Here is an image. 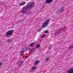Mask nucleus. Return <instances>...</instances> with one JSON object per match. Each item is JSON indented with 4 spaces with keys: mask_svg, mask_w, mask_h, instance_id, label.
<instances>
[{
    "mask_svg": "<svg viewBox=\"0 0 73 73\" xmlns=\"http://www.w3.org/2000/svg\"><path fill=\"white\" fill-rule=\"evenodd\" d=\"M36 68L37 67H36L33 66L31 68V69L32 70H35Z\"/></svg>",
    "mask_w": 73,
    "mask_h": 73,
    "instance_id": "11",
    "label": "nucleus"
},
{
    "mask_svg": "<svg viewBox=\"0 0 73 73\" xmlns=\"http://www.w3.org/2000/svg\"><path fill=\"white\" fill-rule=\"evenodd\" d=\"M36 50V48H31V52H35V50Z\"/></svg>",
    "mask_w": 73,
    "mask_h": 73,
    "instance_id": "9",
    "label": "nucleus"
},
{
    "mask_svg": "<svg viewBox=\"0 0 73 73\" xmlns=\"http://www.w3.org/2000/svg\"><path fill=\"white\" fill-rule=\"evenodd\" d=\"M64 29H66L67 28V27H64Z\"/></svg>",
    "mask_w": 73,
    "mask_h": 73,
    "instance_id": "22",
    "label": "nucleus"
},
{
    "mask_svg": "<svg viewBox=\"0 0 73 73\" xmlns=\"http://www.w3.org/2000/svg\"><path fill=\"white\" fill-rule=\"evenodd\" d=\"M48 30H46L44 32V33H48Z\"/></svg>",
    "mask_w": 73,
    "mask_h": 73,
    "instance_id": "17",
    "label": "nucleus"
},
{
    "mask_svg": "<svg viewBox=\"0 0 73 73\" xmlns=\"http://www.w3.org/2000/svg\"><path fill=\"white\" fill-rule=\"evenodd\" d=\"M49 57H47L45 59V61L47 62V61H49Z\"/></svg>",
    "mask_w": 73,
    "mask_h": 73,
    "instance_id": "12",
    "label": "nucleus"
},
{
    "mask_svg": "<svg viewBox=\"0 0 73 73\" xmlns=\"http://www.w3.org/2000/svg\"><path fill=\"white\" fill-rule=\"evenodd\" d=\"M25 3H26V2H23L19 4V6L20 7L23 6L24 5V4H25Z\"/></svg>",
    "mask_w": 73,
    "mask_h": 73,
    "instance_id": "4",
    "label": "nucleus"
},
{
    "mask_svg": "<svg viewBox=\"0 0 73 73\" xmlns=\"http://www.w3.org/2000/svg\"><path fill=\"white\" fill-rule=\"evenodd\" d=\"M46 36V34H44L42 36V38H44V37Z\"/></svg>",
    "mask_w": 73,
    "mask_h": 73,
    "instance_id": "15",
    "label": "nucleus"
},
{
    "mask_svg": "<svg viewBox=\"0 0 73 73\" xmlns=\"http://www.w3.org/2000/svg\"><path fill=\"white\" fill-rule=\"evenodd\" d=\"M64 11V7H62L61 9V12H63Z\"/></svg>",
    "mask_w": 73,
    "mask_h": 73,
    "instance_id": "13",
    "label": "nucleus"
},
{
    "mask_svg": "<svg viewBox=\"0 0 73 73\" xmlns=\"http://www.w3.org/2000/svg\"><path fill=\"white\" fill-rule=\"evenodd\" d=\"M23 62L22 60H20L18 64V65L19 66H21V65H22V64H23Z\"/></svg>",
    "mask_w": 73,
    "mask_h": 73,
    "instance_id": "5",
    "label": "nucleus"
},
{
    "mask_svg": "<svg viewBox=\"0 0 73 73\" xmlns=\"http://www.w3.org/2000/svg\"><path fill=\"white\" fill-rule=\"evenodd\" d=\"M35 65H37V61H36L35 62Z\"/></svg>",
    "mask_w": 73,
    "mask_h": 73,
    "instance_id": "20",
    "label": "nucleus"
},
{
    "mask_svg": "<svg viewBox=\"0 0 73 73\" xmlns=\"http://www.w3.org/2000/svg\"><path fill=\"white\" fill-rule=\"evenodd\" d=\"M35 5V3L33 2H31L28 3V4H27L26 6L23 7L21 11V13H25L28 14L29 13V11H27V9H31L32 7H33Z\"/></svg>",
    "mask_w": 73,
    "mask_h": 73,
    "instance_id": "1",
    "label": "nucleus"
},
{
    "mask_svg": "<svg viewBox=\"0 0 73 73\" xmlns=\"http://www.w3.org/2000/svg\"><path fill=\"white\" fill-rule=\"evenodd\" d=\"M2 64V63H0V66H1V65Z\"/></svg>",
    "mask_w": 73,
    "mask_h": 73,
    "instance_id": "21",
    "label": "nucleus"
},
{
    "mask_svg": "<svg viewBox=\"0 0 73 73\" xmlns=\"http://www.w3.org/2000/svg\"><path fill=\"white\" fill-rule=\"evenodd\" d=\"M28 50H30L31 49H30V48H29L28 49Z\"/></svg>",
    "mask_w": 73,
    "mask_h": 73,
    "instance_id": "23",
    "label": "nucleus"
},
{
    "mask_svg": "<svg viewBox=\"0 0 73 73\" xmlns=\"http://www.w3.org/2000/svg\"><path fill=\"white\" fill-rule=\"evenodd\" d=\"M53 0H46V3H52V1H53Z\"/></svg>",
    "mask_w": 73,
    "mask_h": 73,
    "instance_id": "6",
    "label": "nucleus"
},
{
    "mask_svg": "<svg viewBox=\"0 0 73 73\" xmlns=\"http://www.w3.org/2000/svg\"><path fill=\"white\" fill-rule=\"evenodd\" d=\"M73 48V45L70 46V49H72Z\"/></svg>",
    "mask_w": 73,
    "mask_h": 73,
    "instance_id": "16",
    "label": "nucleus"
},
{
    "mask_svg": "<svg viewBox=\"0 0 73 73\" xmlns=\"http://www.w3.org/2000/svg\"><path fill=\"white\" fill-rule=\"evenodd\" d=\"M50 19H48L46 21H45L43 23L42 27H43V28H45V27H46V26H47V25H48L49 23H50Z\"/></svg>",
    "mask_w": 73,
    "mask_h": 73,
    "instance_id": "2",
    "label": "nucleus"
},
{
    "mask_svg": "<svg viewBox=\"0 0 73 73\" xmlns=\"http://www.w3.org/2000/svg\"><path fill=\"white\" fill-rule=\"evenodd\" d=\"M25 52V50H23L21 51L20 52V54H21V56H23V53H24Z\"/></svg>",
    "mask_w": 73,
    "mask_h": 73,
    "instance_id": "10",
    "label": "nucleus"
},
{
    "mask_svg": "<svg viewBox=\"0 0 73 73\" xmlns=\"http://www.w3.org/2000/svg\"><path fill=\"white\" fill-rule=\"evenodd\" d=\"M68 73H73V69H70L68 70Z\"/></svg>",
    "mask_w": 73,
    "mask_h": 73,
    "instance_id": "7",
    "label": "nucleus"
},
{
    "mask_svg": "<svg viewBox=\"0 0 73 73\" xmlns=\"http://www.w3.org/2000/svg\"><path fill=\"white\" fill-rule=\"evenodd\" d=\"M36 48H37V46H36Z\"/></svg>",
    "mask_w": 73,
    "mask_h": 73,
    "instance_id": "24",
    "label": "nucleus"
},
{
    "mask_svg": "<svg viewBox=\"0 0 73 73\" xmlns=\"http://www.w3.org/2000/svg\"><path fill=\"white\" fill-rule=\"evenodd\" d=\"M8 42H11V40H8Z\"/></svg>",
    "mask_w": 73,
    "mask_h": 73,
    "instance_id": "19",
    "label": "nucleus"
},
{
    "mask_svg": "<svg viewBox=\"0 0 73 73\" xmlns=\"http://www.w3.org/2000/svg\"><path fill=\"white\" fill-rule=\"evenodd\" d=\"M35 45V43H32L30 44V46L32 48H33V45Z\"/></svg>",
    "mask_w": 73,
    "mask_h": 73,
    "instance_id": "8",
    "label": "nucleus"
},
{
    "mask_svg": "<svg viewBox=\"0 0 73 73\" xmlns=\"http://www.w3.org/2000/svg\"><path fill=\"white\" fill-rule=\"evenodd\" d=\"M14 32V30H9L6 33L5 35L7 37H10L13 33Z\"/></svg>",
    "mask_w": 73,
    "mask_h": 73,
    "instance_id": "3",
    "label": "nucleus"
},
{
    "mask_svg": "<svg viewBox=\"0 0 73 73\" xmlns=\"http://www.w3.org/2000/svg\"><path fill=\"white\" fill-rule=\"evenodd\" d=\"M39 62H40V61L39 60H37V64H38V63H39Z\"/></svg>",
    "mask_w": 73,
    "mask_h": 73,
    "instance_id": "18",
    "label": "nucleus"
},
{
    "mask_svg": "<svg viewBox=\"0 0 73 73\" xmlns=\"http://www.w3.org/2000/svg\"><path fill=\"white\" fill-rule=\"evenodd\" d=\"M40 45L39 44H38L37 45V48H40Z\"/></svg>",
    "mask_w": 73,
    "mask_h": 73,
    "instance_id": "14",
    "label": "nucleus"
}]
</instances>
